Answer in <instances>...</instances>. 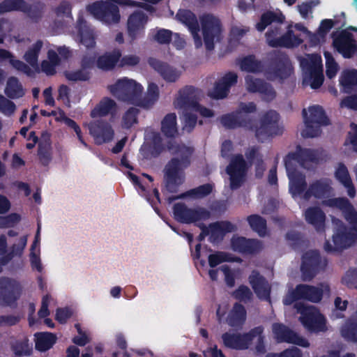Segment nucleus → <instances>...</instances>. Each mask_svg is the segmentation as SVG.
<instances>
[{"mask_svg":"<svg viewBox=\"0 0 357 357\" xmlns=\"http://www.w3.org/2000/svg\"><path fill=\"white\" fill-rule=\"evenodd\" d=\"M325 204L342 211L345 218L352 225L353 228L349 231H347L340 221L333 220L335 231L333 236V244L327 241L324 245V249L331 252L350 246L354 242L357 236V213L349 201L344 198L330 199L325 202Z\"/></svg>","mask_w":357,"mask_h":357,"instance_id":"f257e3e1","label":"nucleus"},{"mask_svg":"<svg viewBox=\"0 0 357 357\" xmlns=\"http://www.w3.org/2000/svg\"><path fill=\"white\" fill-rule=\"evenodd\" d=\"M119 165L121 169L123 172L126 173V170H128L127 176L142 197L146 198V200L153 206L155 205L156 202H160L159 192L158 190L156 188H152V187L145 181V179H146L150 183H152L153 178L151 176L143 174L141 177H138L130 172V171L134 169V168L128 158H121Z\"/></svg>","mask_w":357,"mask_h":357,"instance_id":"f03ea898","label":"nucleus"},{"mask_svg":"<svg viewBox=\"0 0 357 357\" xmlns=\"http://www.w3.org/2000/svg\"><path fill=\"white\" fill-rule=\"evenodd\" d=\"M110 92L119 100L128 104L144 107L141 95L143 87L133 79L126 77L119 79L109 86Z\"/></svg>","mask_w":357,"mask_h":357,"instance_id":"7ed1b4c3","label":"nucleus"},{"mask_svg":"<svg viewBox=\"0 0 357 357\" xmlns=\"http://www.w3.org/2000/svg\"><path fill=\"white\" fill-rule=\"evenodd\" d=\"M300 64L304 73L303 84L310 85L312 89L319 88L324 82L321 56L307 54L305 57L300 58Z\"/></svg>","mask_w":357,"mask_h":357,"instance_id":"20e7f679","label":"nucleus"},{"mask_svg":"<svg viewBox=\"0 0 357 357\" xmlns=\"http://www.w3.org/2000/svg\"><path fill=\"white\" fill-rule=\"evenodd\" d=\"M296 308L301 314L299 320L306 330L312 333L325 332L328 330L325 317L315 307L297 303Z\"/></svg>","mask_w":357,"mask_h":357,"instance_id":"39448f33","label":"nucleus"},{"mask_svg":"<svg viewBox=\"0 0 357 357\" xmlns=\"http://www.w3.org/2000/svg\"><path fill=\"white\" fill-rule=\"evenodd\" d=\"M329 287L327 284H321L318 287L306 284L298 285L295 290L289 291L283 300L284 305H291L299 299H305L314 303L321 301L324 294H328Z\"/></svg>","mask_w":357,"mask_h":357,"instance_id":"423d86ee","label":"nucleus"},{"mask_svg":"<svg viewBox=\"0 0 357 357\" xmlns=\"http://www.w3.org/2000/svg\"><path fill=\"white\" fill-rule=\"evenodd\" d=\"M261 328H257L252 331L250 333L244 335H236L226 333L222 335V338L224 344L229 348L236 349H248L251 342L256 340L259 344L256 349L257 352L263 353L265 351L264 346L262 344Z\"/></svg>","mask_w":357,"mask_h":357,"instance_id":"0eeeda50","label":"nucleus"},{"mask_svg":"<svg viewBox=\"0 0 357 357\" xmlns=\"http://www.w3.org/2000/svg\"><path fill=\"white\" fill-rule=\"evenodd\" d=\"M305 127L302 131V135L305 137H317L320 133V128L327 125L328 120L322 108L315 105L303 110Z\"/></svg>","mask_w":357,"mask_h":357,"instance_id":"6e6552de","label":"nucleus"},{"mask_svg":"<svg viewBox=\"0 0 357 357\" xmlns=\"http://www.w3.org/2000/svg\"><path fill=\"white\" fill-rule=\"evenodd\" d=\"M210 215L208 210L202 207L188 208L183 204H176L174 206V215L176 220L185 224L195 223L200 228Z\"/></svg>","mask_w":357,"mask_h":357,"instance_id":"1a4fd4ad","label":"nucleus"},{"mask_svg":"<svg viewBox=\"0 0 357 357\" xmlns=\"http://www.w3.org/2000/svg\"><path fill=\"white\" fill-rule=\"evenodd\" d=\"M197 91L191 86H186L178 91L174 105L176 109H185L187 111L195 110L204 117H211L213 115L211 110L202 107L196 103Z\"/></svg>","mask_w":357,"mask_h":357,"instance_id":"9d476101","label":"nucleus"},{"mask_svg":"<svg viewBox=\"0 0 357 357\" xmlns=\"http://www.w3.org/2000/svg\"><path fill=\"white\" fill-rule=\"evenodd\" d=\"M202 33L207 50H212L214 44L221 39L222 29L219 20L212 15H204L201 18Z\"/></svg>","mask_w":357,"mask_h":357,"instance_id":"9b49d317","label":"nucleus"},{"mask_svg":"<svg viewBox=\"0 0 357 357\" xmlns=\"http://www.w3.org/2000/svg\"><path fill=\"white\" fill-rule=\"evenodd\" d=\"M304 158H286L284 164L289 178V190L294 197L300 194L304 189L305 185L304 176L297 171L298 163L303 162ZM312 161L316 158H305Z\"/></svg>","mask_w":357,"mask_h":357,"instance_id":"f8f14e48","label":"nucleus"},{"mask_svg":"<svg viewBox=\"0 0 357 357\" xmlns=\"http://www.w3.org/2000/svg\"><path fill=\"white\" fill-rule=\"evenodd\" d=\"M121 54L119 50H115L111 54H105L99 56L96 61V54L89 50L82 60V66L84 68H91L94 65L100 69L108 70L113 68L118 63Z\"/></svg>","mask_w":357,"mask_h":357,"instance_id":"ddd939ff","label":"nucleus"},{"mask_svg":"<svg viewBox=\"0 0 357 357\" xmlns=\"http://www.w3.org/2000/svg\"><path fill=\"white\" fill-rule=\"evenodd\" d=\"M293 24L287 26V33L281 36L278 27L271 28L266 33V40L271 47L284 46L287 47H293L299 45L303 41L302 38L294 34L293 31Z\"/></svg>","mask_w":357,"mask_h":357,"instance_id":"4468645a","label":"nucleus"},{"mask_svg":"<svg viewBox=\"0 0 357 357\" xmlns=\"http://www.w3.org/2000/svg\"><path fill=\"white\" fill-rule=\"evenodd\" d=\"M143 155H155L158 154H171L176 156H188L193 153V149L185 145L170 144L165 147L155 143L146 142L141 148Z\"/></svg>","mask_w":357,"mask_h":357,"instance_id":"2eb2a0df","label":"nucleus"},{"mask_svg":"<svg viewBox=\"0 0 357 357\" xmlns=\"http://www.w3.org/2000/svg\"><path fill=\"white\" fill-rule=\"evenodd\" d=\"M247 169V165L243 158H232L226 169V172L229 177L231 189L239 188L243 183Z\"/></svg>","mask_w":357,"mask_h":357,"instance_id":"dca6fc26","label":"nucleus"},{"mask_svg":"<svg viewBox=\"0 0 357 357\" xmlns=\"http://www.w3.org/2000/svg\"><path fill=\"white\" fill-rule=\"evenodd\" d=\"M21 286L15 280L0 279V305H12L21 294Z\"/></svg>","mask_w":357,"mask_h":357,"instance_id":"f3484780","label":"nucleus"},{"mask_svg":"<svg viewBox=\"0 0 357 357\" xmlns=\"http://www.w3.org/2000/svg\"><path fill=\"white\" fill-rule=\"evenodd\" d=\"M273 333L275 340L278 342H284L287 343L294 344L305 348L310 347V343L307 340L299 335L298 333L294 332L282 324H273Z\"/></svg>","mask_w":357,"mask_h":357,"instance_id":"a211bd4d","label":"nucleus"},{"mask_svg":"<svg viewBox=\"0 0 357 357\" xmlns=\"http://www.w3.org/2000/svg\"><path fill=\"white\" fill-rule=\"evenodd\" d=\"M20 46L21 47H26L23 58L24 61L29 64V66L26 64L25 65L30 69L31 72L30 74L27 75H31L34 73L39 72L38 61L39 53L43 46L42 42L37 40L31 43L29 39H26L20 42Z\"/></svg>","mask_w":357,"mask_h":357,"instance_id":"6ab92c4d","label":"nucleus"},{"mask_svg":"<svg viewBox=\"0 0 357 357\" xmlns=\"http://www.w3.org/2000/svg\"><path fill=\"white\" fill-rule=\"evenodd\" d=\"M187 158H174L165 168V176L168 187L180 184L183 181L182 170L188 167Z\"/></svg>","mask_w":357,"mask_h":357,"instance_id":"aec40b11","label":"nucleus"},{"mask_svg":"<svg viewBox=\"0 0 357 357\" xmlns=\"http://www.w3.org/2000/svg\"><path fill=\"white\" fill-rule=\"evenodd\" d=\"M321 260L317 251L310 250L303 256L301 271L304 280L312 279L320 268Z\"/></svg>","mask_w":357,"mask_h":357,"instance_id":"412c9836","label":"nucleus"},{"mask_svg":"<svg viewBox=\"0 0 357 357\" xmlns=\"http://www.w3.org/2000/svg\"><path fill=\"white\" fill-rule=\"evenodd\" d=\"M176 19L185 24L191 32L195 46L200 47L202 45V40L199 33V24L196 16L190 10H180L176 14Z\"/></svg>","mask_w":357,"mask_h":357,"instance_id":"4be33fe9","label":"nucleus"},{"mask_svg":"<svg viewBox=\"0 0 357 357\" xmlns=\"http://www.w3.org/2000/svg\"><path fill=\"white\" fill-rule=\"evenodd\" d=\"M87 126L96 144H100L109 142L114 137V130L106 123L92 122L88 124Z\"/></svg>","mask_w":357,"mask_h":357,"instance_id":"5701e85b","label":"nucleus"},{"mask_svg":"<svg viewBox=\"0 0 357 357\" xmlns=\"http://www.w3.org/2000/svg\"><path fill=\"white\" fill-rule=\"evenodd\" d=\"M147 20V17L142 13H134L129 17L127 29L131 39L134 40L144 33Z\"/></svg>","mask_w":357,"mask_h":357,"instance_id":"b1692460","label":"nucleus"},{"mask_svg":"<svg viewBox=\"0 0 357 357\" xmlns=\"http://www.w3.org/2000/svg\"><path fill=\"white\" fill-rule=\"evenodd\" d=\"M202 230L200 234V238H203V235H208L210 241L213 243L218 242L220 240L225 234L231 231L233 229L232 225L227 222H220L211 224L208 227L202 226Z\"/></svg>","mask_w":357,"mask_h":357,"instance_id":"393cba45","label":"nucleus"},{"mask_svg":"<svg viewBox=\"0 0 357 357\" xmlns=\"http://www.w3.org/2000/svg\"><path fill=\"white\" fill-rule=\"evenodd\" d=\"M237 82V75L234 73H227L222 79L216 84L213 89L209 93V96L215 99H220L225 98L231 86L236 84Z\"/></svg>","mask_w":357,"mask_h":357,"instance_id":"a878e982","label":"nucleus"},{"mask_svg":"<svg viewBox=\"0 0 357 357\" xmlns=\"http://www.w3.org/2000/svg\"><path fill=\"white\" fill-rule=\"evenodd\" d=\"M249 281L255 294L260 299H268L270 287L263 277L253 271L249 277Z\"/></svg>","mask_w":357,"mask_h":357,"instance_id":"bb28decb","label":"nucleus"},{"mask_svg":"<svg viewBox=\"0 0 357 357\" xmlns=\"http://www.w3.org/2000/svg\"><path fill=\"white\" fill-rule=\"evenodd\" d=\"M77 33L75 38L86 49L92 48L95 46V38L93 31L86 25L83 19H79L77 26Z\"/></svg>","mask_w":357,"mask_h":357,"instance_id":"cd10ccee","label":"nucleus"},{"mask_svg":"<svg viewBox=\"0 0 357 357\" xmlns=\"http://www.w3.org/2000/svg\"><path fill=\"white\" fill-rule=\"evenodd\" d=\"M231 248L234 251L239 252H252L260 249L261 244L257 240L234 236L231 239Z\"/></svg>","mask_w":357,"mask_h":357,"instance_id":"c85d7f7f","label":"nucleus"},{"mask_svg":"<svg viewBox=\"0 0 357 357\" xmlns=\"http://www.w3.org/2000/svg\"><path fill=\"white\" fill-rule=\"evenodd\" d=\"M246 86L249 91H259L263 93L267 100H272L275 97V93L268 85L262 84L261 81L254 78L252 75H248L245 78Z\"/></svg>","mask_w":357,"mask_h":357,"instance_id":"c756f323","label":"nucleus"},{"mask_svg":"<svg viewBox=\"0 0 357 357\" xmlns=\"http://www.w3.org/2000/svg\"><path fill=\"white\" fill-rule=\"evenodd\" d=\"M333 45L344 57L347 58L351 57L356 49L355 40L349 36L335 39Z\"/></svg>","mask_w":357,"mask_h":357,"instance_id":"7c9ffc66","label":"nucleus"},{"mask_svg":"<svg viewBox=\"0 0 357 357\" xmlns=\"http://www.w3.org/2000/svg\"><path fill=\"white\" fill-rule=\"evenodd\" d=\"M117 111L116 104L114 100L105 98L91 111L92 118H98L108 114L114 115Z\"/></svg>","mask_w":357,"mask_h":357,"instance_id":"2f4dec72","label":"nucleus"},{"mask_svg":"<svg viewBox=\"0 0 357 357\" xmlns=\"http://www.w3.org/2000/svg\"><path fill=\"white\" fill-rule=\"evenodd\" d=\"M342 336L351 342H357V311L342 327Z\"/></svg>","mask_w":357,"mask_h":357,"instance_id":"473e14b6","label":"nucleus"},{"mask_svg":"<svg viewBox=\"0 0 357 357\" xmlns=\"http://www.w3.org/2000/svg\"><path fill=\"white\" fill-rule=\"evenodd\" d=\"M305 218L306 221L312 225L317 230L324 226L325 215L319 208L313 207L307 209L305 212Z\"/></svg>","mask_w":357,"mask_h":357,"instance_id":"72a5a7b5","label":"nucleus"},{"mask_svg":"<svg viewBox=\"0 0 357 357\" xmlns=\"http://www.w3.org/2000/svg\"><path fill=\"white\" fill-rule=\"evenodd\" d=\"M335 177L346 188H347L349 196L354 197L355 196V189L352 185L348 170L344 165H338L335 171Z\"/></svg>","mask_w":357,"mask_h":357,"instance_id":"f704fd0d","label":"nucleus"},{"mask_svg":"<svg viewBox=\"0 0 357 357\" xmlns=\"http://www.w3.org/2000/svg\"><path fill=\"white\" fill-rule=\"evenodd\" d=\"M35 342L36 349L45 351L56 342V336L50 333H38L35 335Z\"/></svg>","mask_w":357,"mask_h":357,"instance_id":"c9c22d12","label":"nucleus"},{"mask_svg":"<svg viewBox=\"0 0 357 357\" xmlns=\"http://www.w3.org/2000/svg\"><path fill=\"white\" fill-rule=\"evenodd\" d=\"M149 63L154 69L160 73L165 79L169 82H174L179 77V73L176 70L155 59H150Z\"/></svg>","mask_w":357,"mask_h":357,"instance_id":"e433bc0d","label":"nucleus"},{"mask_svg":"<svg viewBox=\"0 0 357 357\" xmlns=\"http://www.w3.org/2000/svg\"><path fill=\"white\" fill-rule=\"evenodd\" d=\"M59 63L56 52L51 48L47 52V59L41 63V70L45 74L51 75L55 73L56 67Z\"/></svg>","mask_w":357,"mask_h":357,"instance_id":"4c0bfd02","label":"nucleus"},{"mask_svg":"<svg viewBox=\"0 0 357 357\" xmlns=\"http://www.w3.org/2000/svg\"><path fill=\"white\" fill-rule=\"evenodd\" d=\"M11 349L15 356H24L31 354L32 347L29 343L26 337H22L18 340H13L10 342Z\"/></svg>","mask_w":357,"mask_h":357,"instance_id":"58836bf2","label":"nucleus"},{"mask_svg":"<svg viewBox=\"0 0 357 357\" xmlns=\"http://www.w3.org/2000/svg\"><path fill=\"white\" fill-rule=\"evenodd\" d=\"M278 115L274 111L267 113L260 123V127H257L255 130V135L259 140L264 139V135L267 133V126L273 123L277 122Z\"/></svg>","mask_w":357,"mask_h":357,"instance_id":"ea45409f","label":"nucleus"},{"mask_svg":"<svg viewBox=\"0 0 357 357\" xmlns=\"http://www.w3.org/2000/svg\"><path fill=\"white\" fill-rule=\"evenodd\" d=\"M285 16L281 12L272 13L268 12L264 13L261 18L259 23L257 24V29L259 31H262L265 28L273 22L282 23L284 21Z\"/></svg>","mask_w":357,"mask_h":357,"instance_id":"a19ab883","label":"nucleus"},{"mask_svg":"<svg viewBox=\"0 0 357 357\" xmlns=\"http://www.w3.org/2000/svg\"><path fill=\"white\" fill-rule=\"evenodd\" d=\"M292 68L290 64L280 66L278 68H273L266 73V78L271 81L280 82L283 79L291 75Z\"/></svg>","mask_w":357,"mask_h":357,"instance_id":"79ce46f5","label":"nucleus"},{"mask_svg":"<svg viewBox=\"0 0 357 357\" xmlns=\"http://www.w3.org/2000/svg\"><path fill=\"white\" fill-rule=\"evenodd\" d=\"M246 312L244 307L239 304H236L229 313L227 321L231 326H237L242 324L245 320Z\"/></svg>","mask_w":357,"mask_h":357,"instance_id":"37998d69","label":"nucleus"},{"mask_svg":"<svg viewBox=\"0 0 357 357\" xmlns=\"http://www.w3.org/2000/svg\"><path fill=\"white\" fill-rule=\"evenodd\" d=\"M340 82L344 92H349L354 86H357V70H344L341 73Z\"/></svg>","mask_w":357,"mask_h":357,"instance_id":"c03bdc74","label":"nucleus"},{"mask_svg":"<svg viewBox=\"0 0 357 357\" xmlns=\"http://www.w3.org/2000/svg\"><path fill=\"white\" fill-rule=\"evenodd\" d=\"M162 132L168 137H174L177 133L176 116L175 114H168L162 121Z\"/></svg>","mask_w":357,"mask_h":357,"instance_id":"a18cd8bd","label":"nucleus"},{"mask_svg":"<svg viewBox=\"0 0 357 357\" xmlns=\"http://www.w3.org/2000/svg\"><path fill=\"white\" fill-rule=\"evenodd\" d=\"M28 241V236L23 235L17 238L10 247L8 255V261L14 257H21L24 252Z\"/></svg>","mask_w":357,"mask_h":357,"instance_id":"49530a36","label":"nucleus"},{"mask_svg":"<svg viewBox=\"0 0 357 357\" xmlns=\"http://www.w3.org/2000/svg\"><path fill=\"white\" fill-rule=\"evenodd\" d=\"M248 221L250 227L259 236H264L266 233V220L257 215H252L248 217Z\"/></svg>","mask_w":357,"mask_h":357,"instance_id":"de8ad7c7","label":"nucleus"},{"mask_svg":"<svg viewBox=\"0 0 357 357\" xmlns=\"http://www.w3.org/2000/svg\"><path fill=\"white\" fill-rule=\"evenodd\" d=\"M5 93L11 98H20L24 95L21 85L18 83L17 79L14 77H11L8 79Z\"/></svg>","mask_w":357,"mask_h":357,"instance_id":"09e8293b","label":"nucleus"},{"mask_svg":"<svg viewBox=\"0 0 357 357\" xmlns=\"http://www.w3.org/2000/svg\"><path fill=\"white\" fill-rule=\"evenodd\" d=\"M5 59H8L13 67L17 70L22 71L25 74H30L31 73L30 69L22 61L14 59L10 52L3 50H0V61Z\"/></svg>","mask_w":357,"mask_h":357,"instance_id":"8fccbe9b","label":"nucleus"},{"mask_svg":"<svg viewBox=\"0 0 357 357\" xmlns=\"http://www.w3.org/2000/svg\"><path fill=\"white\" fill-rule=\"evenodd\" d=\"M331 187L326 182L319 181L312 185L310 192H308L305 197L308 198L310 194H312L316 197H322L330 192Z\"/></svg>","mask_w":357,"mask_h":357,"instance_id":"3c124183","label":"nucleus"},{"mask_svg":"<svg viewBox=\"0 0 357 357\" xmlns=\"http://www.w3.org/2000/svg\"><path fill=\"white\" fill-rule=\"evenodd\" d=\"M75 326L77 329V335L73 337V342L78 346H85L91 340L89 331L82 328L79 324H75Z\"/></svg>","mask_w":357,"mask_h":357,"instance_id":"603ef678","label":"nucleus"},{"mask_svg":"<svg viewBox=\"0 0 357 357\" xmlns=\"http://www.w3.org/2000/svg\"><path fill=\"white\" fill-rule=\"evenodd\" d=\"M40 252V248L30 247L29 248V260L31 268L38 272H41L43 271Z\"/></svg>","mask_w":357,"mask_h":357,"instance_id":"864d4df0","label":"nucleus"},{"mask_svg":"<svg viewBox=\"0 0 357 357\" xmlns=\"http://www.w3.org/2000/svg\"><path fill=\"white\" fill-rule=\"evenodd\" d=\"M240 66L242 70L256 73L260 70V63L254 57L249 56L241 60Z\"/></svg>","mask_w":357,"mask_h":357,"instance_id":"5fc2aeb1","label":"nucleus"},{"mask_svg":"<svg viewBox=\"0 0 357 357\" xmlns=\"http://www.w3.org/2000/svg\"><path fill=\"white\" fill-rule=\"evenodd\" d=\"M221 123L223 126L227 128H235L238 126H243L247 128H251L247 122L238 123L236 121V117L233 114L226 115L222 117Z\"/></svg>","mask_w":357,"mask_h":357,"instance_id":"6e6d98bb","label":"nucleus"},{"mask_svg":"<svg viewBox=\"0 0 357 357\" xmlns=\"http://www.w3.org/2000/svg\"><path fill=\"white\" fill-rule=\"evenodd\" d=\"M208 264L211 267H215L224 261H231L232 258L225 252H218L211 254L208 257Z\"/></svg>","mask_w":357,"mask_h":357,"instance_id":"4d7b16f0","label":"nucleus"},{"mask_svg":"<svg viewBox=\"0 0 357 357\" xmlns=\"http://www.w3.org/2000/svg\"><path fill=\"white\" fill-rule=\"evenodd\" d=\"M22 0H6L0 4V14L12 10H20L23 8Z\"/></svg>","mask_w":357,"mask_h":357,"instance_id":"13d9d810","label":"nucleus"},{"mask_svg":"<svg viewBox=\"0 0 357 357\" xmlns=\"http://www.w3.org/2000/svg\"><path fill=\"white\" fill-rule=\"evenodd\" d=\"M324 56L326 59V75L329 78H333L336 75V73L338 70L337 64L334 61L331 54L328 52H324Z\"/></svg>","mask_w":357,"mask_h":357,"instance_id":"bf43d9fd","label":"nucleus"},{"mask_svg":"<svg viewBox=\"0 0 357 357\" xmlns=\"http://www.w3.org/2000/svg\"><path fill=\"white\" fill-rule=\"evenodd\" d=\"M296 9L302 19L308 20L312 18L313 6L311 3L303 2L299 3L296 6Z\"/></svg>","mask_w":357,"mask_h":357,"instance_id":"052dcab7","label":"nucleus"},{"mask_svg":"<svg viewBox=\"0 0 357 357\" xmlns=\"http://www.w3.org/2000/svg\"><path fill=\"white\" fill-rule=\"evenodd\" d=\"M335 309L333 310L331 314L332 319H339L343 317L342 312L347 308V301L342 300L340 297H337L334 302Z\"/></svg>","mask_w":357,"mask_h":357,"instance_id":"680f3d73","label":"nucleus"},{"mask_svg":"<svg viewBox=\"0 0 357 357\" xmlns=\"http://www.w3.org/2000/svg\"><path fill=\"white\" fill-rule=\"evenodd\" d=\"M137 110L134 108L129 109L123 117L122 126L129 128L137 123Z\"/></svg>","mask_w":357,"mask_h":357,"instance_id":"e2e57ef3","label":"nucleus"},{"mask_svg":"<svg viewBox=\"0 0 357 357\" xmlns=\"http://www.w3.org/2000/svg\"><path fill=\"white\" fill-rule=\"evenodd\" d=\"M213 186L211 184H205L201 185L194 190H192L189 192V195L193 197L194 198H202L208 194H210L212 191Z\"/></svg>","mask_w":357,"mask_h":357,"instance_id":"0e129e2a","label":"nucleus"},{"mask_svg":"<svg viewBox=\"0 0 357 357\" xmlns=\"http://www.w3.org/2000/svg\"><path fill=\"white\" fill-rule=\"evenodd\" d=\"M65 75L68 80L71 81H83L88 79L89 77V73L85 70L66 72Z\"/></svg>","mask_w":357,"mask_h":357,"instance_id":"69168bd1","label":"nucleus"},{"mask_svg":"<svg viewBox=\"0 0 357 357\" xmlns=\"http://www.w3.org/2000/svg\"><path fill=\"white\" fill-rule=\"evenodd\" d=\"M342 281L349 287L357 288V271L351 270L347 272Z\"/></svg>","mask_w":357,"mask_h":357,"instance_id":"338daca9","label":"nucleus"},{"mask_svg":"<svg viewBox=\"0 0 357 357\" xmlns=\"http://www.w3.org/2000/svg\"><path fill=\"white\" fill-rule=\"evenodd\" d=\"M73 311L68 307L59 308L56 311L55 319L61 324H64L72 316Z\"/></svg>","mask_w":357,"mask_h":357,"instance_id":"774afa93","label":"nucleus"}]
</instances>
